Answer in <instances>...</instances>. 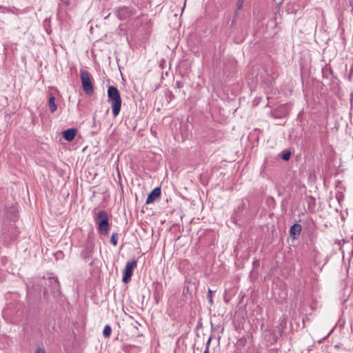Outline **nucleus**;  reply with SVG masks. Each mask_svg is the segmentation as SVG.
I'll list each match as a JSON object with an SVG mask.
<instances>
[{"label":"nucleus","instance_id":"39448f33","mask_svg":"<svg viewBox=\"0 0 353 353\" xmlns=\"http://www.w3.org/2000/svg\"><path fill=\"white\" fill-rule=\"evenodd\" d=\"M118 18L121 20H125L134 14V11L130 7H120L116 10Z\"/></svg>","mask_w":353,"mask_h":353},{"label":"nucleus","instance_id":"7ed1b4c3","mask_svg":"<svg viewBox=\"0 0 353 353\" xmlns=\"http://www.w3.org/2000/svg\"><path fill=\"white\" fill-rule=\"evenodd\" d=\"M80 77L84 92L88 95H92L94 92V88L89 72L86 70H81L80 71Z\"/></svg>","mask_w":353,"mask_h":353},{"label":"nucleus","instance_id":"f3484780","mask_svg":"<svg viewBox=\"0 0 353 353\" xmlns=\"http://www.w3.org/2000/svg\"><path fill=\"white\" fill-rule=\"evenodd\" d=\"M211 339H209L207 342V345L205 347V350H204L203 353H210V343Z\"/></svg>","mask_w":353,"mask_h":353},{"label":"nucleus","instance_id":"20e7f679","mask_svg":"<svg viewBox=\"0 0 353 353\" xmlns=\"http://www.w3.org/2000/svg\"><path fill=\"white\" fill-rule=\"evenodd\" d=\"M137 266V262L135 260L130 261L126 263L125 267L123 272L122 281L123 283H128L131 279L134 269Z\"/></svg>","mask_w":353,"mask_h":353},{"label":"nucleus","instance_id":"2eb2a0df","mask_svg":"<svg viewBox=\"0 0 353 353\" xmlns=\"http://www.w3.org/2000/svg\"><path fill=\"white\" fill-rule=\"evenodd\" d=\"M215 291H212V290L209 289L208 290V299L209 300V303L210 304H212L213 303V300H212V294Z\"/></svg>","mask_w":353,"mask_h":353},{"label":"nucleus","instance_id":"423d86ee","mask_svg":"<svg viewBox=\"0 0 353 353\" xmlns=\"http://www.w3.org/2000/svg\"><path fill=\"white\" fill-rule=\"evenodd\" d=\"M160 196H161V188L159 187L155 188L148 194V198L146 199V203L149 204V203H153Z\"/></svg>","mask_w":353,"mask_h":353},{"label":"nucleus","instance_id":"f03ea898","mask_svg":"<svg viewBox=\"0 0 353 353\" xmlns=\"http://www.w3.org/2000/svg\"><path fill=\"white\" fill-rule=\"evenodd\" d=\"M98 231L101 235H108L110 230V224L107 212L100 210L97 215Z\"/></svg>","mask_w":353,"mask_h":353},{"label":"nucleus","instance_id":"1a4fd4ad","mask_svg":"<svg viewBox=\"0 0 353 353\" xmlns=\"http://www.w3.org/2000/svg\"><path fill=\"white\" fill-rule=\"evenodd\" d=\"M301 232V226L300 224L295 223L290 228V234L294 239L299 236Z\"/></svg>","mask_w":353,"mask_h":353},{"label":"nucleus","instance_id":"4468645a","mask_svg":"<svg viewBox=\"0 0 353 353\" xmlns=\"http://www.w3.org/2000/svg\"><path fill=\"white\" fill-rule=\"evenodd\" d=\"M243 0H237L236 1V11L235 12V15L238 14V11L243 8Z\"/></svg>","mask_w":353,"mask_h":353},{"label":"nucleus","instance_id":"ddd939ff","mask_svg":"<svg viewBox=\"0 0 353 353\" xmlns=\"http://www.w3.org/2000/svg\"><path fill=\"white\" fill-rule=\"evenodd\" d=\"M118 239H119V234L117 232H113L112 234L111 238H110V243L116 246L118 243Z\"/></svg>","mask_w":353,"mask_h":353},{"label":"nucleus","instance_id":"6ab92c4d","mask_svg":"<svg viewBox=\"0 0 353 353\" xmlns=\"http://www.w3.org/2000/svg\"><path fill=\"white\" fill-rule=\"evenodd\" d=\"M177 86L179 87L180 86V84L179 82H177Z\"/></svg>","mask_w":353,"mask_h":353},{"label":"nucleus","instance_id":"6e6552de","mask_svg":"<svg viewBox=\"0 0 353 353\" xmlns=\"http://www.w3.org/2000/svg\"><path fill=\"white\" fill-rule=\"evenodd\" d=\"M77 134V130L69 128L63 132V137L68 141H72Z\"/></svg>","mask_w":353,"mask_h":353},{"label":"nucleus","instance_id":"f8f14e48","mask_svg":"<svg viewBox=\"0 0 353 353\" xmlns=\"http://www.w3.org/2000/svg\"><path fill=\"white\" fill-rule=\"evenodd\" d=\"M111 333H112V328H111L110 325H106L104 327V329H103V336L105 338H108V337H110Z\"/></svg>","mask_w":353,"mask_h":353},{"label":"nucleus","instance_id":"dca6fc26","mask_svg":"<svg viewBox=\"0 0 353 353\" xmlns=\"http://www.w3.org/2000/svg\"><path fill=\"white\" fill-rule=\"evenodd\" d=\"M290 155H291V154L290 152H286V153L283 154V155L282 156V159L285 161H288L290 159Z\"/></svg>","mask_w":353,"mask_h":353},{"label":"nucleus","instance_id":"f257e3e1","mask_svg":"<svg viewBox=\"0 0 353 353\" xmlns=\"http://www.w3.org/2000/svg\"><path fill=\"white\" fill-rule=\"evenodd\" d=\"M108 102L111 103L112 111L114 117H117L121 108L122 100L118 89L113 86H109L108 90Z\"/></svg>","mask_w":353,"mask_h":353},{"label":"nucleus","instance_id":"9d476101","mask_svg":"<svg viewBox=\"0 0 353 353\" xmlns=\"http://www.w3.org/2000/svg\"><path fill=\"white\" fill-rule=\"evenodd\" d=\"M48 105H49V108H50V112H55V110H57V105L55 103V98H54V97L52 94H50V97L49 99Z\"/></svg>","mask_w":353,"mask_h":353},{"label":"nucleus","instance_id":"9b49d317","mask_svg":"<svg viewBox=\"0 0 353 353\" xmlns=\"http://www.w3.org/2000/svg\"><path fill=\"white\" fill-rule=\"evenodd\" d=\"M50 282L53 285V292H58L59 290V283L57 279L52 278L50 279Z\"/></svg>","mask_w":353,"mask_h":353},{"label":"nucleus","instance_id":"0eeeda50","mask_svg":"<svg viewBox=\"0 0 353 353\" xmlns=\"http://www.w3.org/2000/svg\"><path fill=\"white\" fill-rule=\"evenodd\" d=\"M94 248V244L92 242H89L86 245L85 250L81 252V256L85 259H88L92 256L93 250Z\"/></svg>","mask_w":353,"mask_h":353},{"label":"nucleus","instance_id":"a211bd4d","mask_svg":"<svg viewBox=\"0 0 353 353\" xmlns=\"http://www.w3.org/2000/svg\"><path fill=\"white\" fill-rule=\"evenodd\" d=\"M35 353H46V351L43 348H38L36 350Z\"/></svg>","mask_w":353,"mask_h":353}]
</instances>
